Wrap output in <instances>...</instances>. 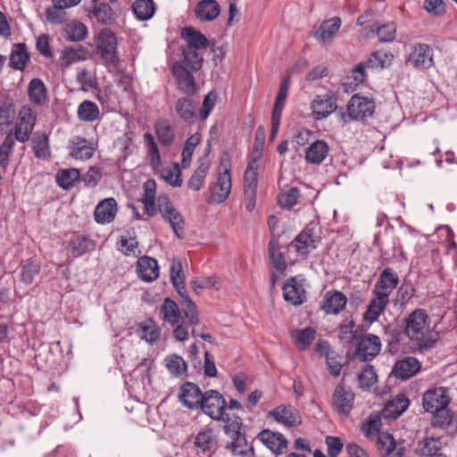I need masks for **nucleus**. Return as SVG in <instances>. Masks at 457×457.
<instances>
[{"label": "nucleus", "instance_id": "nucleus-1", "mask_svg": "<svg viewBox=\"0 0 457 457\" xmlns=\"http://www.w3.org/2000/svg\"><path fill=\"white\" fill-rule=\"evenodd\" d=\"M404 334L412 343L413 349L425 353L433 349L438 337L430 330V320L424 310L418 309L405 319Z\"/></svg>", "mask_w": 457, "mask_h": 457}, {"label": "nucleus", "instance_id": "nucleus-2", "mask_svg": "<svg viewBox=\"0 0 457 457\" xmlns=\"http://www.w3.org/2000/svg\"><path fill=\"white\" fill-rule=\"evenodd\" d=\"M170 279L172 284L177 288L178 292L183 298V307L182 311L185 318L187 320V324L189 326L195 327L199 324V317L196 305L190 299V297L187 294H183L181 292L182 289H185V278L182 273V265L179 260H173L170 268Z\"/></svg>", "mask_w": 457, "mask_h": 457}, {"label": "nucleus", "instance_id": "nucleus-3", "mask_svg": "<svg viewBox=\"0 0 457 457\" xmlns=\"http://www.w3.org/2000/svg\"><path fill=\"white\" fill-rule=\"evenodd\" d=\"M157 210L162 219L169 222L178 238L183 237L185 220L181 213L174 207L167 195L157 197Z\"/></svg>", "mask_w": 457, "mask_h": 457}, {"label": "nucleus", "instance_id": "nucleus-4", "mask_svg": "<svg viewBox=\"0 0 457 457\" xmlns=\"http://www.w3.org/2000/svg\"><path fill=\"white\" fill-rule=\"evenodd\" d=\"M96 53L106 65L118 64L117 39L110 29H105L99 33Z\"/></svg>", "mask_w": 457, "mask_h": 457}, {"label": "nucleus", "instance_id": "nucleus-5", "mask_svg": "<svg viewBox=\"0 0 457 457\" xmlns=\"http://www.w3.org/2000/svg\"><path fill=\"white\" fill-rule=\"evenodd\" d=\"M375 104L367 97L354 95L349 100L346 112L342 113V120L345 123L353 120L364 119L372 115Z\"/></svg>", "mask_w": 457, "mask_h": 457}, {"label": "nucleus", "instance_id": "nucleus-6", "mask_svg": "<svg viewBox=\"0 0 457 457\" xmlns=\"http://www.w3.org/2000/svg\"><path fill=\"white\" fill-rule=\"evenodd\" d=\"M355 395L343 383H339L334 389L331 397V406L341 419H347L353 408Z\"/></svg>", "mask_w": 457, "mask_h": 457}, {"label": "nucleus", "instance_id": "nucleus-7", "mask_svg": "<svg viewBox=\"0 0 457 457\" xmlns=\"http://www.w3.org/2000/svg\"><path fill=\"white\" fill-rule=\"evenodd\" d=\"M226 401L216 390H208L204 395L200 408L206 415L215 420H224Z\"/></svg>", "mask_w": 457, "mask_h": 457}, {"label": "nucleus", "instance_id": "nucleus-8", "mask_svg": "<svg viewBox=\"0 0 457 457\" xmlns=\"http://www.w3.org/2000/svg\"><path fill=\"white\" fill-rule=\"evenodd\" d=\"M37 120V115L34 111L28 106H23L18 114V122L14 129L15 138L21 143H25L34 129Z\"/></svg>", "mask_w": 457, "mask_h": 457}, {"label": "nucleus", "instance_id": "nucleus-9", "mask_svg": "<svg viewBox=\"0 0 457 457\" xmlns=\"http://www.w3.org/2000/svg\"><path fill=\"white\" fill-rule=\"evenodd\" d=\"M451 401L448 388L440 386L428 389L423 395V408L432 412L448 406Z\"/></svg>", "mask_w": 457, "mask_h": 457}, {"label": "nucleus", "instance_id": "nucleus-10", "mask_svg": "<svg viewBox=\"0 0 457 457\" xmlns=\"http://www.w3.org/2000/svg\"><path fill=\"white\" fill-rule=\"evenodd\" d=\"M380 350V338L373 334H366L357 342L356 354L362 361H371Z\"/></svg>", "mask_w": 457, "mask_h": 457}, {"label": "nucleus", "instance_id": "nucleus-11", "mask_svg": "<svg viewBox=\"0 0 457 457\" xmlns=\"http://www.w3.org/2000/svg\"><path fill=\"white\" fill-rule=\"evenodd\" d=\"M172 75L175 78L178 88L187 96H193L197 92V87L193 76V71L183 68L180 64H172Z\"/></svg>", "mask_w": 457, "mask_h": 457}, {"label": "nucleus", "instance_id": "nucleus-12", "mask_svg": "<svg viewBox=\"0 0 457 457\" xmlns=\"http://www.w3.org/2000/svg\"><path fill=\"white\" fill-rule=\"evenodd\" d=\"M407 62L417 69H428L433 65V52L427 44H416L411 47Z\"/></svg>", "mask_w": 457, "mask_h": 457}, {"label": "nucleus", "instance_id": "nucleus-13", "mask_svg": "<svg viewBox=\"0 0 457 457\" xmlns=\"http://www.w3.org/2000/svg\"><path fill=\"white\" fill-rule=\"evenodd\" d=\"M204 395L197 385L187 382L181 386L179 398L185 407L197 410L203 403Z\"/></svg>", "mask_w": 457, "mask_h": 457}, {"label": "nucleus", "instance_id": "nucleus-14", "mask_svg": "<svg viewBox=\"0 0 457 457\" xmlns=\"http://www.w3.org/2000/svg\"><path fill=\"white\" fill-rule=\"evenodd\" d=\"M341 19L337 16L324 21L313 33V37L321 45H330L341 27Z\"/></svg>", "mask_w": 457, "mask_h": 457}, {"label": "nucleus", "instance_id": "nucleus-15", "mask_svg": "<svg viewBox=\"0 0 457 457\" xmlns=\"http://www.w3.org/2000/svg\"><path fill=\"white\" fill-rule=\"evenodd\" d=\"M70 155L76 160H88L96 149V144L81 137H74L70 140Z\"/></svg>", "mask_w": 457, "mask_h": 457}, {"label": "nucleus", "instance_id": "nucleus-16", "mask_svg": "<svg viewBox=\"0 0 457 457\" xmlns=\"http://www.w3.org/2000/svg\"><path fill=\"white\" fill-rule=\"evenodd\" d=\"M399 278L396 272L391 268L384 269L375 284L373 294H383L389 298L393 290L397 287Z\"/></svg>", "mask_w": 457, "mask_h": 457}, {"label": "nucleus", "instance_id": "nucleus-17", "mask_svg": "<svg viewBox=\"0 0 457 457\" xmlns=\"http://www.w3.org/2000/svg\"><path fill=\"white\" fill-rule=\"evenodd\" d=\"M262 157V153L256 150L252 154L251 160L249 161L244 175V193H256L258 185V168L259 160Z\"/></svg>", "mask_w": 457, "mask_h": 457}, {"label": "nucleus", "instance_id": "nucleus-18", "mask_svg": "<svg viewBox=\"0 0 457 457\" xmlns=\"http://www.w3.org/2000/svg\"><path fill=\"white\" fill-rule=\"evenodd\" d=\"M269 416L287 427H295L302 423L298 411L291 405L278 406L269 412Z\"/></svg>", "mask_w": 457, "mask_h": 457}, {"label": "nucleus", "instance_id": "nucleus-19", "mask_svg": "<svg viewBox=\"0 0 457 457\" xmlns=\"http://www.w3.org/2000/svg\"><path fill=\"white\" fill-rule=\"evenodd\" d=\"M231 190V177L229 170L226 169L219 174L216 184L212 188V198L214 202L220 204L229 195Z\"/></svg>", "mask_w": 457, "mask_h": 457}, {"label": "nucleus", "instance_id": "nucleus-20", "mask_svg": "<svg viewBox=\"0 0 457 457\" xmlns=\"http://www.w3.org/2000/svg\"><path fill=\"white\" fill-rule=\"evenodd\" d=\"M117 212V203L110 197L101 201L95 209V220L97 223L105 224L113 220Z\"/></svg>", "mask_w": 457, "mask_h": 457}, {"label": "nucleus", "instance_id": "nucleus-21", "mask_svg": "<svg viewBox=\"0 0 457 457\" xmlns=\"http://www.w3.org/2000/svg\"><path fill=\"white\" fill-rule=\"evenodd\" d=\"M181 37L186 41L185 48L202 51L207 48L209 41L207 37L194 28L186 27L181 30Z\"/></svg>", "mask_w": 457, "mask_h": 457}, {"label": "nucleus", "instance_id": "nucleus-22", "mask_svg": "<svg viewBox=\"0 0 457 457\" xmlns=\"http://www.w3.org/2000/svg\"><path fill=\"white\" fill-rule=\"evenodd\" d=\"M138 277L146 282L155 280L159 276V266L157 261L148 256L138 259L137 264Z\"/></svg>", "mask_w": 457, "mask_h": 457}, {"label": "nucleus", "instance_id": "nucleus-23", "mask_svg": "<svg viewBox=\"0 0 457 457\" xmlns=\"http://www.w3.org/2000/svg\"><path fill=\"white\" fill-rule=\"evenodd\" d=\"M304 288L302 283H300L296 278H290L283 287V296L284 299L294 304H302L304 298Z\"/></svg>", "mask_w": 457, "mask_h": 457}, {"label": "nucleus", "instance_id": "nucleus-24", "mask_svg": "<svg viewBox=\"0 0 457 457\" xmlns=\"http://www.w3.org/2000/svg\"><path fill=\"white\" fill-rule=\"evenodd\" d=\"M144 194L140 199L144 204L145 213L148 217H153L156 214V182L150 179L144 183Z\"/></svg>", "mask_w": 457, "mask_h": 457}, {"label": "nucleus", "instance_id": "nucleus-25", "mask_svg": "<svg viewBox=\"0 0 457 457\" xmlns=\"http://www.w3.org/2000/svg\"><path fill=\"white\" fill-rule=\"evenodd\" d=\"M420 369V361L414 357H405L395 364L393 373L395 377L407 379L414 376Z\"/></svg>", "mask_w": 457, "mask_h": 457}, {"label": "nucleus", "instance_id": "nucleus-26", "mask_svg": "<svg viewBox=\"0 0 457 457\" xmlns=\"http://www.w3.org/2000/svg\"><path fill=\"white\" fill-rule=\"evenodd\" d=\"M220 12V4L216 0H201L195 7L196 18L202 21L215 20Z\"/></svg>", "mask_w": 457, "mask_h": 457}, {"label": "nucleus", "instance_id": "nucleus-27", "mask_svg": "<svg viewBox=\"0 0 457 457\" xmlns=\"http://www.w3.org/2000/svg\"><path fill=\"white\" fill-rule=\"evenodd\" d=\"M258 439L271 452L279 454L287 447V440L280 433L264 429L258 434Z\"/></svg>", "mask_w": 457, "mask_h": 457}, {"label": "nucleus", "instance_id": "nucleus-28", "mask_svg": "<svg viewBox=\"0 0 457 457\" xmlns=\"http://www.w3.org/2000/svg\"><path fill=\"white\" fill-rule=\"evenodd\" d=\"M345 305L346 297L343 293L339 291L327 292L324 296L322 310L328 314H337L345 309Z\"/></svg>", "mask_w": 457, "mask_h": 457}, {"label": "nucleus", "instance_id": "nucleus-29", "mask_svg": "<svg viewBox=\"0 0 457 457\" xmlns=\"http://www.w3.org/2000/svg\"><path fill=\"white\" fill-rule=\"evenodd\" d=\"M197 104L188 96L180 97L175 104V111L185 122L192 123L196 117Z\"/></svg>", "mask_w": 457, "mask_h": 457}, {"label": "nucleus", "instance_id": "nucleus-30", "mask_svg": "<svg viewBox=\"0 0 457 457\" xmlns=\"http://www.w3.org/2000/svg\"><path fill=\"white\" fill-rule=\"evenodd\" d=\"M328 145L324 140L312 142L305 150V159L309 163L320 164L328 156Z\"/></svg>", "mask_w": 457, "mask_h": 457}, {"label": "nucleus", "instance_id": "nucleus-31", "mask_svg": "<svg viewBox=\"0 0 457 457\" xmlns=\"http://www.w3.org/2000/svg\"><path fill=\"white\" fill-rule=\"evenodd\" d=\"M388 302L389 298L384 296L383 294H374V297L370 300L364 313V320L369 322L376 321L385 311Z\"/></svg>", "mask_w": 457, "mask_h": 457}, {"label": "nucleus", "instance_id": "nucleus-32", "mask_svg": "<svg viewBox=\"0 0 457 457\" xmlns=\"http://www.w3.org/2000/svg\"><path fill=\"white\" fill-rule=\"evenodd\" d=\"M203 62L204 57L200 51L182 47V58L173 64H180L183 68L196 72L201 70Z\"/></svg>", "mask_w": 457, "mask_h": 457}, {"label": "nucleus", "instance_id": "nucleus-33", "mask_svg": "<svg viewBox=\"0 0 457 457\" xmlns=\"http://www.w3.org/2000/svg\"><path fill=\"white\" fill-rule=\"evenodd\" d=\"M409 404V399L404 395H397L386 404L383 415L385 418L396 419L407 410Z\"/></svg>", "mask_w": 457, "mask_h": 457}, {"label": "nucleus", "instance_id": "nucleus-34", "mask_svg": "<svg viewBox=\"0 0 457 457\" xmlns=\"http://www.w3.org/2000/svg\"><path fill=\"white\" fill-rule=\"evenodd\" d=\"M337 109V105L331 97L317 96L312 103V114L316 120L327 118Z\"/></svg>", "mask_w": 457, "mask_h": 457}, {"label": "nucleus", "instance_id": "nucleus-35", "mask_svg": "<svg viewBox=\"0 0 457 457\" xmlns=\"http://www.w3.org/2000/svg\"><path fill=\"white\" fill-rule=\"evenodd\" d=\"M154 129L162 145L170 146L172 145L175 139V129L168 120H156Z\"/></svg>", "mask_w": 457, "mask_h": 457}, {"label": "nucleus", "instance_id": "nucleus-36", "mask_svg": "<svg viewBox=\"0 0 457 457\" xmlns=\"http://www.w3.org/2000/svg\"><path fill=\"white\" fill-rule=\"evenodd\" d=\"M226 449L235 456L253 457L254 455L253 447L248 444L245 435L230 439V442L226 445Z\"/></svg>", "mask_w": 457, "mask_h": 457}, {"label": "nucleus", "instance_id": "nucleus-37", "mask_svg": "<svg viewBox=\"0 0 457 457\" xmlns=\"http://www.w3.org/2000/svg\"><path fill=\"white\" fill-rule=\"evenodd\" d=\"M144 144L146 149V158L149 165L154 170L159 169L162 165L161 154L154 137L151 133H145L144 135Z\"/></svg>", "mask_w": 457, "mask_h": 457}, {"label": "nucleus", "instance_id": "nucleus-38", "mask_svg": "<svg viewBox=\"0 0 457 457\" xmlns=\"http://www.w3.org/2000/svg\"><path fill=\"white\" fill-rule=\"evenodd\" d=\"M290 336L293 338L296 347L301 350H306L313 342L316 336V331L313 328L308 327L303 329H293L290 331Z\"/></svg>", "mask_w": 457, "mask_h": 457}, {"label": "nucleus", "instance_id": "nucleus-39", "mask_svg": "<svg viewBox=\"0 0 457 457\" xmlns=\"http://www.w3.org/2000/svg\"><path fill=\"white\" fill-rule=\"evenodd\" d=\"M66 39L70 42H79L87 38L88 35L87 27L79 21H71L64 28Z\"/></svg>", "mask_w": 457, "mask_h": 457}, {"label": "nucleus", "instance_id": "nucleus-40", "mask_svg": "<svg viewBox=\"0 0 457 457\" xmlns=\"http://www.w3.org/2000/svg\"><path fill=\"white\" fill-rule=\"evenodd\" d=\"M195 445L204 453L214 451L217 445V438L213 430L206 428L200 431L195 438Z\"/></svg>", "mask_w": 457, "mask_h": 457}, {"label": "nucleus", "instance_id": "nucleus-41", "mask_svg": "<svg viewBox=\"0 0 457 457\" xmlns=\"http://www.w3.org/2000/svg\"><path fill=\"white\" fill-rule=\"evenodd\" d=\"M29 55L24 44H14L10 54L9 64L14 70H24Z\"/></svg>", "mask_w": 457, "mask_h": 457}, {"label": "nucleus", "instance_id": "nucleus-42", "mask_svg": "<svg viewBox=\"0 0 457 457\" xmlns=\"http://www.w3.org/2000/svg\"><path fill=\"white\" fill-rule=\"evenodd\" d=\"M300 255H307L312 249L315 248L314 239L309 231H302L290 244Z\"/></svg>", "mask_w": 457, "mask_h": 457}, {"label": "nucleus", "instance_id": "nucleus-43", "mask_svg": "<svg viewBox=\"0 0 457 457\" xmlns=\"http://www.w3.org/2000/svg\"><path fill=\"white\" fill-rule=\"evenodd\" d=\"M269 255L270 265L278 272H282L286 267L284 253L280 251V245L277 239H271L269 243Z\"/></svg>", "mask_w": 457, "mask_h": 457}, {"label": "nucleus", "instance_id": "nucleus-44", "mask_svg": "<svg viewBox=\"0 0 457 457\" xmlns=\"http://www.w3.org/2000/svg\"><path fill=\"white\" fill-rule=\"evenodd\" d=\"M100 116L98 105L90 100L83 101L78 107V117L80 120L92 122Z\"/></svg>", "mask_w": 457, "mask_h": 457}, {"label": "nucleus", "instance_id": "nucleus-45", "mask_svg": "<svg viewBox=\"0 0 457 457\" xmlns=\"http://www.w3.org/2000/svg\"><path fill=\"white\" fill-rule=\"evenodd\" d=\"M80 177L79 170L74 168L61 170L56 174V182L63 189L72 188Z\"/></svg>", "mask_w": 457, "mask_h": 457}, {"label": "nucleus", "instance_id": "nucleus-46", "mask_svg": "<svg viewBox=\"0 0 457 457\" xmlns=\"http://www.w3.org/2000/svg\"><path fill=\"white\" fill-rule=\"evenodd\" d=\"M29 99L35 104H44L46 100V87L40 79L30 80L28 87Z\"/></svg>", "mask_w": 457, "mask_h": 457}, {"label": "nucleus", "instance_id": "nucleus-47", "mask_svg": "<svg viewBox=\"0 0 457 457\" xmlns=\"http://www.w3.org/2000/svg\"><path fill=\"white\" fill-rule=\"evenodd\" d=\"M32 149L38 159H46L50 156L48 137L45 133L37 132L32 138Z\"/></svg>", "mask_w": 457, "mask_h": 457}, {"label": "nucleus", "instance_id": "nucleus-48", "mask_svg": "<svg viewBox=\"0 0 457 457\" xmlns=\"http://www.w3.org/2000/svg\"><path fill=\"white\" fill-rule=\"evenodd\" d=\"M69 246L75 257H79L94 249V243L85 236H76L70 243Z\"/></svg>", "mask_w": 457, "mask_h": 457}, {"label": "nucleus", "instance_id": "nucleus-49", "mask_svg": "<svg viewBox=\"0 0 457 457\" xmlns=\"http://www.w3.org/2000/svg\"><path fill=\"white\" fill-rule=\"evenodd\" d=\"M161 312L163 320L171 325L177 324L181 316L178 304L170 298H165L161 308Z\"/></svg>", "mask_w": 457, "mask_h": 457}, {"label": "nucleus", "instance_id": "nucleus-50", "mask_svg": "<svg viewBox=\"0 0 457 457\" xmlns=\"http://www.w3.org/2000/svg\"><path fill=\"white\" fill-rule=\"evenodd\" d=\"M132 7L134 13L141 21L149 20L155 12V4L153 0H136Z\"/></svg>", "mask_w": 457, "mask_h": 457}, {"label": "nucleus", "instance_id": "nucleus-51", "mask_svg": "<svg viewBox=\"0 0 457 457\" xmlns=\"http://www.w3.org/2000/svg\"><path fill=\"white\" fill-rule=\"evenodd\" d=\"M138 335L141 339L153 344L159 340L161 329L153 320H149L140 325Z\"/></svg>", "mask_w": 457, "mask_h": 457}, {"label": "nucleus", "instance_id": "nucleus-52", "mask_svg": "<svg viewBox=\"0 0 457 457\" xmlns=\"http://www.w3.org/2000/svg\"><path fill=\"white\" fill-rule=\"evenodd\" d=\"M376 445L381 456L389 455L395 449V440L389 433H380L377 436Z\"/></svg>", "mask_w": 457, "mask_h": 457}, {"label": "nucleus", "instance_id": "nucleus-53", "mask_svg": "<svg viewBox=\"0 0 457 457\" xmlns=\"http://www.w3.org/2000/svg\"><path fill=\"white\" fill-rule=\"evenodd\" d=\"M300 197V192L297 187L285 188L278 195V203L282 208L291 209L295 206Z\"/></svg>", "mask_w": 457, "mask_h": 457}, {"label": "nucleus", "instance_id": "nucleus-54", "mask_svg": "<svg viewBox=\"0 0 457 457\" xmlns=\"http://www.w3.org/2000/svg\"><path fill=\"white\" fill-rule=\"evenodd\" d=\"M222 420L226 423L224 426V432L230 439L239 436H244V433L242 432L244 425L241 418H230L225 414L224 420Z\"/></svg>", "mask_w": 457, "mask_h": 457}, {"label": "nucleus", "instance_id": "nucleus-55", "mask_svg": "<svg viewBox=\"0 0 457 457\" xmlns=\"http://www.w3.org/2000/svg\"><path fill=\"white\" fill-rule=\"evenodd\" d=\"M46 19L52 24H62L67 20L66 9L59 4L53 3L52 6L46 9Z\"/></svg>", "mask_w": 457, "mask_h": 457}, {"label": "nucleus", "instance_id": "nucleus-56", "mask_svg": "<svg viewBox=\"0 0 457 457\" xmlns=\"http://www.w3.org/2000/svg\"><path fill=\"white\" fill-rule=\"evenodd\" d=\"M76 79L80 85L81 90L83 91L87 92L97 87V82L95 74L86 68H83L78 71Z\"/></svg>", "mask_w": 457, "mask_h": 457}, {"label": "nucleus", "instance_id": "nucleus-57", "mask_svg": "<svg viewBox=\"0 0 457 457\" xmlns=\"http://www.w3.org/2000/svg\"><path fill=\"white\" fill-rule=\"evenodd\" d=\"M432 425L440 428H445L450 426L453 421V413L448 409L444 407L442 409L432 411Z\"/></svg>", "mask_w": 457, "mask_h": 457}, {"label": "nucleus", "instance_id": "nucleus-58", "mask_svg": "<svg viewBox=\"0 0 457 457\" xmlns=\"http://www.w3.org/2000/svg\"><path fill=\"white\" fill-rule=\"evenodd\" d=\"M168 370L175 377L184 375L187 371V363L184 359L179 355H170L165 359Z\"/></svg>", "mask_w": 457, "mask_h": 457}, {"label": "nucleus", "instance_id": "nucleus-59", "mask_svg": "<svg viewBox=\"0 0 457 457\" xmlns=\"http://www.w3.org/2000/svg\"><path fill=\"white\" fill-rule=\"evenodd\" d=\"M200 143V135L195 133L191 135L186 141L182 151V166H189L191 159L196 145Z\"/></svg>", "mask_w": 457, "mask_h": 457}, {"label": "nucleus", "instance_id": "nucleus-60", "mask_svg": "<svg viewBox=\"0 0 457 457\" xmlns=\"http://www.w3.org/2000/svg\"><path fill=\"white\" fill-rule=\"evenodd\" d=\"M392 57L387 52L377 51L371 54L366 65L372 69H384L390 64Z\"/></svg>", "mask_w": 457, "mask_h": 457}, {"label": "nucleus", "instance_id": "nucleus-61", "mask_svg": "<svg viewBox=\"0 0 457 457\" xmlns=\"http://www.w3.org/2000/svg\"><path fill=\"white\" fill-rule=\"evenodd\" d=\"M81 49H76L74 47L69 46L64 48L59 59L60 66L63 69L69 67L74 62H79L82 60L80 54Z\"/></svg>", "mask_w": 457, "mask_h": 457}, {"label": "nucleus", "instance_id": "nucleus-62", "mask_svg": "<svg viewBox=\"0 0 457 457\" xmlns=\"http://www.w3.org/2000/svg\"><path fill=\"white\" fill-rule=\"evenodd\" d=\"M441 448V442L438 438H425L420 443V454L426 457H436Z\"/></svg>", "mask_w": 457, "mask_h": 457}, {"label": "nucleus", "instance_id": "nucleus-63", "mask_svg": "<svg viewBox=\"0 0 457 457\" xmlns=\"http://www.w3.org/2000/svg\"><path fill=\"white\" fill-rule=\"evenodd\" d=\"M359 386L362 389H369L377 382V374L373 366L365 365L358 375Z\"/></svg>", "mask_w": 457, "mask_h": 457}, {"label": "nucleus", "instance_id": "nucleus-64", "mask_svg": "<svg viewBox=\"0 0 457 457\" xmlns=\"http://www.w3.org/2000/svg\"><path fill=\"white\" fill-rule=\"evenodd\" d=\"M208 169L209 166L207 164H201L189 179L187 182L188 187L192 190L198 191L204 185Z\"/></svg>", "mask_w": 457, "mask_h": 457}]
</instances>
